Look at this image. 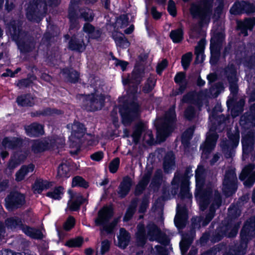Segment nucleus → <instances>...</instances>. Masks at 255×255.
I'll use <instances>...</instances> for the list:
<instances>
[{"mask_svg": "<svg viewBox=\"0 0 255 255\" xmlns=\"http://www.w3.org/2000/svg\"><path fill=\"white\" fill-rule=\"evenodd\" d=\"M255 235V215L251 216L244 223L240 233V242L230 246L227 255H244L248 245Z\"/></svg>", "mask_w": 255, "mask_h": 255, "instance_id": "nucleus-1", "label": "nucleus"}, {"mask_svg": "<svg viewBox=\"0 0 255 255\" xmlns=\"http://www.w3.org/2000/svg\"><path fill=\"white\" fill-rule=\"evenodd\" d=\"M192 176V167L190 166L186 167L184 173L176 171L171 181L173 186L171 189L172 194L174 195H176L180 187L178 196L181 200L183 201L185 199L191 200L192 195L190 192V179Z\"/></svg>", "mask_w": 255, "mask_h": 255, "instance_id": "nucleus-2", "label": "nucleus"}, {"mask_svg": "<svg viewBox=\"0 0 255 255\" xmlns=\"http://www.w3.org/2000/svg\"><path fill=\"white\" fill-rule=\"evenodd\" d=\"M214 0H198L192 3L190 13L193 18L199 19V24L202 26L209 23L212 14Z\"/></svg>", "mask_w": 255, "mask_h": 255, "instance_id": "nucleus-3", "label": "nucleus"}, {"mask_svg": "<svg viewBox=\"0 0 255 255\" xmlns=\"http://www.w3.org/2000/svg\"><path fill=\"white\" fill-rule=\"evenodd\" d=\"M5 224L8 229L14 230L18 229L27 236L36 240H42L44 236L41 230L23 224L21 218L13 216L5 220Z\"/></svg>", "mask_w": 255, "mask_h": 255, "instance_id": "nucleus-4", "label": "nucleus"}, {"mask_svg": "<svg viewBox=\"0 0 255 255\" xmlns=\"http://www.w3.org/2000/svg\"><path fill=\"white\" fill-rule=\"evenodd\" d=\"M239 230V224L232 227L231 221H222L215 230L211 231L212 234L211 243L212 244L218 243L225 237L235 238L237 236Z\"/></svg>", "mask_w": 255, "mask_h": 255, "instance_id": "nucleus-5", "label": "nucleus"}, {"mask_svg": "<svg viewBox=\"0 0 255 255\" xmlns=\"http://www.w3.org/2000/svg\"><path fill=\"white\" fill-rule=\"evenodd\" d=\"M95 16V14L93 10L88 7H81L78 9V11L73 8H71L69 14L67 15L69 21L70 29L72 30L79 27V19L85 22H92Z\"/></svg>", "mask_w": 255, "mask_h": 255, "instance_id": "nucleus-6", "label": "nucleus"}, {"mask_svg": "<svg viewBox=\"0 0 255 255\" xmlns=\"http://www.w3.org/2000/svg\"><path fill=\"white\" fill-rule=\"evenodd\" d=\"M114 209L111 206H104L98 211L97 217L95 220L97 226H103V230L108 234H112L117 224V221L109 223L110 220L113 217Z\"/></svg>", "mask_w": 255, "mask_h": 255, "instance_id": "nucleus-7", "label": "nucleus"}, {"mask_svg": "<svg viewBox=\"0 0 255 255\" xmlns=\"http://www.w3.org/2000/svg\"><path fill=\"white\" fill-rule=\"evenodd\" d=\"M47 11L46 0H32L26 9L27 19L31 22H40Z\"/></svg>", "mask_w": 255, "mask_h": 255, "instance_id": "nucleus-8", "label": "nucleus"}, {"mask_svg": "<svg viewBox=\"0 0 255 255\" xmlns=\"http://www.w3.org/2000/svg\"><path fill=\"white\" fill-rule=\"evenodd\" d=\"M94 92L85 94L82 102V108L87 112H96L102 110L105 105V94H97V87L94 88Z\"/></svg>", "mask_w": 255, "mask_h": 255, "instance_id": "nucleus-9", "label": "nucleus"}, {"mask_svg": "<svg viewBox=\"0 0 255 255\" xmlns=\"http://www.w3.org/2000/svg\"><path fill=\"white\" fill-rule=\"evenodd\" d=\"M119 112L122 123L124 125H128L139 117L140 106L138 103L133 101L124 103L119 106Z\"/></svg>", "mask_w": 255, "mask_h": 255, "instance_id": "nucleus-10", "label": "nucleus"}, {"mask_svg": "<svg viewBox=\"0 0 255 255\" xmlns=\"http://www.w3.org/2000/svg\"><path fill=\"white\" fill-rule=\"evenodd\" d=\"M238 188V181L235 168L226 170L222 182V191L226 197L235 194Z\"/></svg>", "mask_w": 255, "mask_h": 255, "instance_id": "nucleus-11", "label": "nucleus"}, {"mask_svg": "<svg viewBox=\"0 0 255 255\" xmlns=\"http://www.w3.org/2000/svg\"><path fill=\"white\" fill-rule=\"evenodd\" d=\"M228 139L223 140L221 142L222 152L226 158L232 157L233 151L239 145L240 141V131L237 128L234 133L227 132Z\"/></svg>", "mask_w": 255, "mask_h": 255, "instance_id": "nucleus-12", "label": "nucleus"}, {"mask_svg": "<svg viewBox=\"0 0 255 255\" xmlns=\"http://www.w3.org/2000/svg\"><path fill=\"white\" fill-rule=\"evenodd\" d=\"M4 206L9 212L20 208L25 203L23 194L17 191L11 192L4 199Z\"/></svg>", "mask_w": 255, "mask_h": 255, "instance_id": "nucleus-13", "label": "nucleus"}, {"mask_svg": "<svg viewBox=\"0 0 255 255\" xmlns=\"http://www.w3.org/2000/svg\"><path fill=\"white\" fill-rule=\"evenodd\" d=\"M14 41L17 45L18 49L21 53L31 52L35 48L36 42L34 37L26 31Z\"/></svg>", "mask_w": 255, "mask_h": 255, "instance_id": "nucleus-14", "label": "nucleus"}, {"mask_svg": "<svg viewBox=\"0 0 255 255\" xmlns=\"http://www.w3.org/2000/svg\"><path fill=\"white\" fill-rule=\"evenodd\" d=\"M255 168L254 163H249L245 166L239 175V179L244 182V185L247 188L252 187L255 183Z\"/></svg>", "mask_w": 255, "mask_h": 255, "instance_id": "nucleus-15", "label": "nucleus"}, {"mask_svg": "<svg viewBox=\"0 0 255 255\" xmlns=\"http://www.w3.org/2000/svg\"><path fill=\"white\" fill-rule=\"evenodd\" d=\"M231 14L234 15L247 14L250 15L255 12V6L253 3L245 0L236 1L230 9Z\"/></svg>", "mask_w": 255, "mask_h": 255, "instance_id": "nucleus-16", "label": "nucleus"}, {"mask_svg": "<svg viewBox=\"0 0 255 255\" xmlns=\"http://www.w3.org/2000/svg\"><path fill=\"white\" fill-rule=\"evenodd\" d=\"M194 195L198 202L200 210L204 211L208 208L213 199L212 189L208 187L203 190L195 191Z\"/></svg>", "mask_w": 255, "mask_h": 255, "instance_id": "nucleus-17", "label": "nucleus"}, {"mask_svg": "<svg viewBox=\"0 0 255 255\" xmlns=\"http://www.w3.org/2000/svg\"><path fill=\"white\" fill-rule=\"evenodd\" d=\"M156 129V138L160 142L165 141L174 130L175 127L163 121L157 122L155 124Z\"/></svg>", "mask_w": 255, "mask_h": 255, "instance_id": "nucleus-18", "label": "nucleus"}, {"mask_svg": "<svg viewBox=\"0 0 255 255\" xmlns=\"http://www.w3.org/2000/svg\"><path fill=\"white\" fill-rule=\"evenodd\" d=\"M240 124L242 128L248 129L255 127V103L250 104L249 110L241 116Z\"/></svg>", "mask_w": 255, "mask_h": 255, "instance_id": "nucleus-19", "label": "nucleus"}, {"mask_svg": "<svg viewBox=\"0 0 255 255\" xmlns=\"http://www.w3.org/2000/svg\"><path fill=\"white\" fill-rule=\"evenodd\" d=\"M28 151L26 150H20L14 151L11 155L7 163V168L9 170H13L17 167L25 160L28 155Z\"/></svg>", "mask_w": 255, "mask_h": 255, "instance_id": "nucleus-20", "label": "nucleus"}, {"mask_svg": "<svg viewBox=\"0 0 255 255\" xmlns=\"http://www.w3.org/2000/svg\"><path fill=\"white\" fill-rule=\"evenodd\" d=\"M174 82L179 85V88L172 91V96L176 97L182 95L185 91L188 85L186 73L184 72H177L174 78Z\"/></svg>", "mask_w": 255, "mask_h": 255, "instance_id": "nucleus-21", "label": "nucleus"}, {"mask_svg": "<svg viewBox=\"0 0 255 255\" xmlns=\"http://www.w3.org/2000/svg\"><path fill=\"white\" fill-rule=\"evenodd\" d=\"M255 25V18H245L237 21V29L244 36L249 35L248 30H252Z\"/></svg>", "mask_w": 255, "mask_h": 255, "instance_id": "nucleus-22", "label": "nucleus"}, {"mask_svg": "<svg viewBox=\"0 0 255 255\" xmlns=\"http://www.w3.org/2000/svg\"><path fill=\"white\" fill-rule=\"evenodd\" d=\"M61 72L67 83L76 84L80 79V72L72 67H65L61 70Z\"/></svg>", "mask_w": 255, "mask_h": 255, "instance_id": "nucleus-23", "label": "nucleus"}, {"mask_svg": "<svg viewBox=\"0 0 255 255\" xmlns=\"http://www.w3.org/2000/svg\"><path fill=\"white\" fill-rule=\"evenodd\" d=\"M27 136L31 137H39L44 133V126L37 122H33L25 127Z\"/></svg>", "mask_w": 255, "mask_h": 255, "instance_id": "nucleus-24", "label": "nucleus"}, {"mask_svg": "<svg viewBox=\"0 0 255 255\" xmlns=\"http://www.w3.org/2000/svg\"><path fill=\"white\" fill-rule=\"evenodd\" d=\"M242 210L240 206L238 204H232L228 208V219L224 220V221H231L232 227L239 224V228L241 224V221L235 222V220L238 219L241 215Z\"/></svg>", "mask_w": 255, "mask_h": 255, "instance_id": "nucleus-25", "label": "nucleus"}, {"mask_svg": "<svg viewBox=\"0 0 255 255\" xmlns=\"http://www.w3.org/2000/svg\"><path fill=\"white\" fill-rule=\"evenodd\" d=\"M132 183V180L128 175L123 177L119 186L118 191V194L121 198H124L128 194Z\"/></svg>", "mask_w": 255, "mask_h": 255, "instance_id": "nucleus-26", "label": "nucleus"}, {"mask_svg": "<svg viewBox=\"0 0 255 255\" xmlns=\"http://www.w3.org/2000/svg\"><path fill=\"white\" fill-rule=\"evenodd\" d=\"M226 126H219L215 123H211L209 132L206 135V141L216 145L219 135L217 131L220 132L223 131Z\"/></svg>", "mask_w": 255, "mask_h": 255, "instance_id": "nucleus-27", "label": "nucleus"}, {"mask_svg": "<svg viewBox=\"0 0 255 255\" xmlns=\"http://www.w3.org/2000/svg\"><path fill=\"white\" fill-rule=\"evenodd\" d=\"M152 174V170H148L135 187L134 195L136 196L142 194L148 185Z\"/></svg>", "mask_w": 255, "mask_h": 255, "instance_id": "nucleus-28", "label": "nucleus"}, {"mask_svg": "<svg viewBox=\"0 0 255 255\" xmlns=\"http://www.w3.org/2000/svg\"><path fill=\"white\" fill-rule=\"evenodd\" d=\"M7 27L9 31L11 38L13 41L18 38L23 32L26 31L22 29L21 24L15 20L10 21L7 24Z\"/></svg>", "mask_w": 255, "mask_h": 255, "instance_id": "nucleus-29", "label": "nucleus"}, {"mask_svg": "<svg viewBox=\"0 0 255 255\" xmlns=\"http://www.w3.org/2000/svg\"><path fill=\"white\" fill-rule=\"evenodd\" d=\"M222 111L223 110L220 106H216L213 109L211 115L210 117L211 123H215L219 126H226L227 118L223 114L218 115V113H221Z\"/></svg>", "mask_w": 255, "mask_h": 255, "instance_id": "nucleus-30", "label": "nucleus"}, {"mask_svg": "<svg viewBox=\"0 0 255 255\" xmlns=\"http://www.w3.org/2000/svg\"><path fill=\"white\" fill-rule=\"evenodd\" d=\"M23 140L20 137H13L11 139L9 137H5L2 139L1 145L4 148L10 149H15L20 148L23 144Z\"/></svg>", "mask_w": 255, "mask_h": 255, "instance_id": "nucleus-31", "label": "nucleus"}, {"mask_svg": "<svg viewBox=\"0 0 255 255\" xmlns=\"http://www.w3.org/2000/svg\"><path fill=\"white\" fill-rule=\"evenodd\" d=\"M71 127L72 131L70 139H72L76 137L78 139H81L86 131L85 125L79 122H75Z\"/></svg>", "mask_w": 255, "mask_h": 255, "instance_id": "nucleus-32", "label": "nucleus"}, {"mask_svg": "<svg viewBox=\"0 0 255 255\" xmlns=\"http://www.w3.org/2000/svg\"><path fill=\"white\" fill-rule=\"evenodd\" d=\"M86 47L83 39L79 38L75 35L71 37L68 43V48L72 51L82 52Z\"/></svg>", "mask_w": 255, "mask_h": 255, "instance_id": "nucleus-33", "label": "nucleus"}, {"mask_svg": "<svg viewBox=\"0 0 255 255\" xmlns=\"http://www.w3.org/2000/svg\"><path fill=\"white\" fill-rule=\"evenodd\" d=\"M91 22H85L82 27V31L87 34L90 38L98 39L101 37L102 31L100 29H96V27Z\"/></svg>", "mask_w": 255, "mask_h": 255, "instance_id": "nucleus-34", "label": "nucleus"}, {"mask_svg": "<svg viewBox=\"0 0 255 255\" xmlns=\"http://www.w3.org/2000/svg\"><path fill=\"white\" fill-rule=\"evenodd\" d=\"M63 114L61 110H58L56 108H46L42 110L35 111L30 113L31 117H39L40 116L47 117L55 115H60Z\"/></svg>", "mask_w": 255, "mask_h": 255, "instance_id": "nucleus-35", "label": "nucleus"}, {"mask_svg": "<svg viewBox=\"0 0 255 255\" xmlns=\"http://www.w3.org/2000/svg\"><path fill=\"white\" fill-rule=\"evenodd\" d=\"M31 149L34 153L51 150L48 139L44 140H35L31 145Z\"/></svg>", "mask_w": 255, "mask_h": 255, "instance_id": "nucleus-36", "label": "nucleus"}, {"mask_svg": "<svg viewBox=\"0 0 255 255\" xmlns=\"http://www.w3.org/2000/svg\"><path fill=\"white\" fill-rule=\"evenodd\" d=\"M35 169V165L31 163L28 165H23L15 173V180L21 181L24 179L26 175L30 172H32Z\"/></svg>", "mask_w": 255, "mask_h": 255, "instance_id": "nucleus-37", "label": "nucleus"}, {"mask_svg": "<svg viewBox=\"0 0 255 255\" xmlns=\"http://www.w3.org/2000/svg\"><path fill=\"white\" fill-rule=\"evenodd\" d=\"M136 242L139 247H143L147 240L146 230L144 225L140 223L137 226V232L136 233Z\"/></svg>", "mask_w": 255, "mask_h": 255, "instance_id": "nucleus-38", "label": "nucleus"}, {"mask_svg": "<svg viewBox=\"0 0 255 255\" xmlns=\"http://www.w3.org/2000/svg\"><path fill=\"white\" fill-rule=\"evenodd\" d=\"M225 38V34L221 32L215 33L210 40V48L221 49Z\"/></svg>", "mask_w": 255, "mask_h": 255, "instance_id": "nucleus-39", "label": "nucleus"}, {"mask_svg": "<svg viewBox=\"0 0 255 255\" xmlns=\"http://www.w3.org/2000/svg\"><path fill=\"white\" fill-rule=\"evenodd\" d=\"M137 206V199H133L131 200L123 217L124 222H128L132 219L134 214L136 212Z\"/></svg>", "mask_w": 255, "mask_h": 255, "instance_id": "nucleus-40", "label": "nucleus"}, {"mask_svg": "<svg viewBox=\"0 0 255 255\" xmlns=\"http://www.w3.org/2000/svg\"><path fill=\"white\" fill-rule=\"evenodd\" d=\"M175 156L173 153H168L165 155L163 161V169L164 172L168 173L175 165Z\"/></svg>", "mask_w": 255, "mask_h": 255, "instance_id": "nucleus-41", "label": "nucleus"}, {"mask_svg": "<svg viewBox=\"0 0 255 255\" xmlns=\"http://www.w3.org/2000/svg\"><path fill=\"white\" fill-rule=\"evenodd\" d=\"M70 201L68 202L70 210L77 212L80 210L81 206L87 201V200L83 195L79 194L75 197L73 201H71L70 204H69Z\"/></svg>", "mask_w": 255, "mask_h": 255, "instance_id": "nucleus-42", "label": "nucleus"}, {"mask_svg": "<svg viewBox=\"0 0 255 255\" xmlns=\"http://www.w3.org/2000/svg\"><path fill=\"white\" fill-rule=\"evenodd\" d=\"M224 75L228 82L238 80L237 77V69L233 64H229L224 68Z\"/></svg>", "mask_w": 255, "mask_h": 255, "instance_id": "nucleus-43", "label": "nucleus"}, {"mask_svg": "<svg viewBox=\"0 0 255 255\" xmlns=\"http://www.w3.org/2000/svg\"><path fill=\"white\" fill-rule=\"evenodd\" d=\"M48 140L51 150L62 148L65 145V139L58 136L48 137Z\"/></svg>", "mask_w": 255, "mask_h": 255, "instance_id": "nucleus-44", "label": "nucleus"}, {"mask_svg": "<svg viewBox=\"0 0 255 255\" xmlns=\"http://www.w3.org/2000/svg\"><path fill=\"white\" fill-rule=\"evenodd\" d=\"M33 98L30 94H25L19 96L16 98V102L21 107H32L34 103Z\"/></svg>", "mask_w": 255, "mask_h": 255, "instance_id": "nucleus-45", "label": "nucleus"}, {"mask_svg": "<svg viewBox=\"0 0 255 255\" xmlns=\"http://www.w3.org/2000/svg\"><path fill=\"white\" fill-rule=\"evenodd\" d=\"M169 37L174 43H180L184 39V31L182 27L171 30Z\"/></svg>", "mask_w": 255, "mask_h": 255, "instance_id": "nucleus-46", "label": "nucleus"}, {"mask_svg": "<svg viewBox=\"0 0 255 255\" xmlns=\"http://www.w3.org/2000/svg\"><path fill=\"white\" fill-rule=\"evenodd\" d=\"M50 187V183L47 180L42 179H36L32 186V189L34 192L38 194L41 193L44 189H48Z\"/></svg>", "mask_w": 255, "mask_h": 255, "instance_id": "nucleus-47", "label": "nucleus"}, {"mask_svg": "<svg viewBox=\"0 0 255 255\" xmlns=\"http://www.w3.org/2000/svg\"><path fill=\"white\" fill-rule=\"evenodd\" d=\"M64 188L62 186H55L53 191H48L46 193V196L56 200H60L64 195Z\"/></svg>", "mask_w": 255, "mask_h": 255, "instance_id": "nucleus-48", "label": "nucleus"}, {"mask_svg": "<svg viewBox=\"0 0 255 255\" xmlns=\"http://www.w3.org/2000/svg\"><path fill=\"white\" fill-rule=\"evenodd\" d=\"M133 128L131 136L133 142L137 143L139 140L142 132L144 131V125L143 123L139 122L135 124Z\"/></svg>", "mask_w": 255, "mask_h": 255, "instance_id": "nucleus-49", "label": "nucleus"}, {"mask_svg": "<svg viewBox=\"0 0 255 255\" xmlns=\"http://www.w3.org/2000/svg\"><path fill=\"white\" fill-rule=\"evenodd\" d=\"M69 171V167L66 163H60L57 168L56 178L60 179L69 178L70 176Z\"/></svg>", "mask_w": 255, "mask_h": 255, "instance_id": "nucleus-50", "label": "nucleus"}, {"mask_svg": "<svg viewBox=\"0 0 255 255\" xmlns=\"http://www.w3.org/2000/svg\"><path fill=\"white\" fill-rule=\"evenodd\" d=\"M195 127L194 126L188 128L182 134L181 142L183 144H189L190 140L192 138Z\"/></svg>", "mask_w": 255, "mask_h": 255, "instance_id": "nucleus-51", "label": "nucleus"}, {"mask_svg": "<svg viewBox=\"0 0 255 255\" xmlns=\"http://www.w3.org/2000/svg\"><path fill=\"white\" fill-rule=\"evenodd\" d=\"M156 82V80L153 76H150L145 82L142 87V91L144 93L148 94L154 89Z\"/></svg>", "mask_w": 255, "mask_h": 255, "instance_id": "nucleus-52", "label": "nucleus"}, {"mask_svg": "<svg viewBox=\"0 0 255 255\" xmlns=\"http://www.w3.org/2000/svg\"><path fill=\"white\" fill-rule=\"evenodd\" d=\"M71 186L72 187H79L84 189H87L89 187V184L84 178L80 176H76L72 179Z\"/></svg>", "mask_w": 255, "mask_h": 255, "instance_id": "nucleus-53", "label": "nucleus"}, {"mask_svg": "<svg viewBox=\"0 0 255 255\" xmlns=\"http://www.w3.org/2000/svg\"><path fill=\"white\" fill-rule=\"evenodd\" d=\"M255 130L251 129L246 133L242 132L241 143H255Z\"/></svg>", "mask_w": 255, "mask_h": 255, "instance_id": "nucleus-54", "label": "nucleus"}, {"mask_svg": "<svg viewBox=\"0 0 255 255\" xmlns=\"http://www.w3.org/2000/svg\"><path fill=\"white\" fill-rule=\"evenodd\" d=\"M144 69L135 67L132 70L130 77L134 83L139 84L141 81Z\"/></svg>", "mask_w": 255, "mask_h": 255, "instance_id": "nucleus-55", "label": "nucleus"}, {"mask_svg": "<svg viewBox=\"0 0 255 255\" xmlns=\"http://www.w3.org/2000/svg\"><path fill=\"white\" fill-rule=\"evenodd\" d=\"M163 174L160 170H157L155 172L154 176L151 180L150 185L153 188L158 189L162 183Z\"/></svg>", "mask_w": 255, "mask_h": 255, "instance_id": "nucleus-56", "label": "nucleus"}, {"mask_svg": "<svg viewBox=\"0 0 255 255\" xmlns=\"http://www.w3.org/2000/svg\"><path fill=\"white\" fill-rule=\"evenodd\" d=\"M84 243L83 238L77 237L68 240L65 245L69 248H79L82 246Z\"/></svg>", "mask_w": 255, "mask_h": 255, "instance_id": "nucleus-57", "label": "nucleus"}, {"mask_svg": "<svg viewBox=\"0 0 255 255\" xmlns=\"http://www.w3.org/2000/svg\"><path fill=\"white\" fill-rule=\"evenodd\" d=\"M216 145L206 141V140L202 143L200 147V150H202V154L207 157L214 149Z\"/></svg>", "mask_w": 255, "mask_h": 255, "instance_id": "nucleus-58", "label": "nucleus"}, {"mask_svg": "<svg viewBox=\"0 0 255 255\" xmlns=\"http://www.w3.org/2000/svg\"><path fill=\"white\" fill-rule=\"evenodd\" d=\"M195 54L196 55L194 63L198 64L204 62L205 58L204 49L202 47L196 46L195 48Z\"/></svg>", "mask_w": 255, "mask_h": 255, "instance_id": "nucleus-59", "label": "nucleus"}, {"mask_svg": "<svg viewBox=\"0 0 255 255\" xmlns=\"http://www.w3.org/2000/svg\"><path fill=\"white\" fill-rule=\"evenodd\" d=\"M123 231L124 232V234L121 236L118 237L119 246V247H123V249H125L128 245L129 233L124 228H121L120 229L121 233Z\"/></svg>", "mask_w": 255, "mask_h": 255, "instance_id": "nucleus-60", "label": "nucleus"}, {"mask_svg": "<svg viewBox=\"0 0 255 255\" xmlns=\"http://www.w3.org/2000/svg\"><path fill=\"white\" fill-rule=\"evenodd\" d=\"M216 211L212 207H210L208 212L206 214L205 217L200 216L202 218V227L207 226L212 220L215 216Z\"/></svg>", "mask_w": 255, "mask_h": 255, "instance_id": "nucleus-61", "label": "nucleus"}, {"mask_svg": "<svg viewBox=\"0 0 255 255\" xmlns=\"http://www.w3.org/2000/svg\"><path fill=\"white\" fill-rule=\"evenodd\" d=\"M192 53L190 52H187L182 55L181 63L184 70H186L188 69L192 60Z\"/></svg>", "mask_w": 255, "mask_h": 255, "instance_id": "nucleus-62", "label": "nucleus"}, {"mask_svg": "<svg viewBox=\"0 0 255 255\" xmlns=\"http://www.w3.org/2000/svg\"><path fill=\"white\" fill-rule=\"evenodd\" d=\"M196 188L195 191L203 190L205 179L204 177L197 172L195 174Z\"/></svg>", "mask_w": 255, "mask_h": 255, "instance_id": "nucleus-63", "label": "nucleus"}, {"mask_svg": "<svg viewBox=\"0 0 255 255\" xmlns=\"http://www.w3.org/2000/svg\"><path fill=\"white\" fill-rule=\"evenodd\" d=\"M163 122L175 127L176 122V115L174 111L167 112L163 120Z\"/></svg>", "mask_w": 255, "mask_h": 255, "instance_id": "nucleus-64", "label": "nucleus"}]
</instances>
